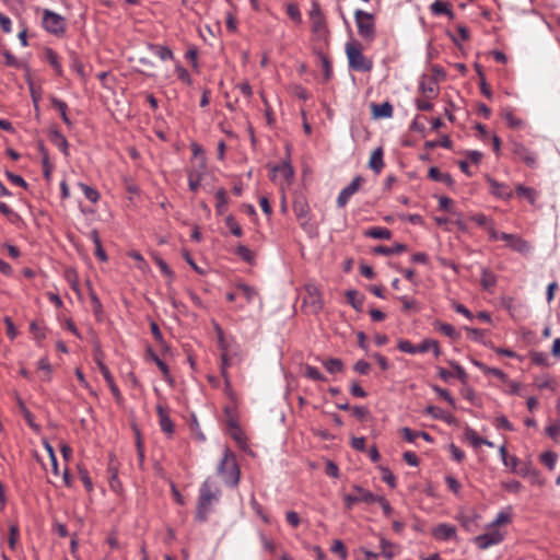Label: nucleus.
<instances>
[{
  "label": "nucleus",
  "mask_w": 560,
  "mask_h": 560,
  "mask_svg": "<svg viewBox=\"0 0 560 560\" xmlns=\"http://www.w3.org/2000/svg\"><path fill=\"white\" fill-rule=\"evenodd\" d=\"M220 497V488L208 477L199 488L195 520L205 523L212 510V504L218 503Z\"/></svg>",
  "instance_id": "obj_1"
},
{
  "label": "nucleus",
  "mask_w": 560,
  "mask_h": 560,
  "mask_svg": "<svg viewBox=\"0 0 560 560\" xmlns=\"http://www.w3.org/2000/svg\"><path fill=\"white\" fill-rule=\"evenodd\" d=\"M217 474L223 479L228 487L234 488L240 482L241 471L234 453L225 448L223 457L217 467Z\"/></svg>",
  "instance_id": "obj_2"
},
{
  "label": "nucleus",
  "mask_w": 560,
  "mask_h": 560,
  "mask_svg": "<svg viewBox=\"0 0 560 560\" xmlns=\"http://www.w3.org/2000/svg\"><path fill=\"white\" fill-rule=\"evenodd\" d=\"M346 55L349 68L353 71L370 72L373 69L372 59L365 57L362 52V46L359 42L352 40L346 44Z\"/></svg>",
  "instance_id": "obj_3"
},
{
  "label": "nucleus",
  "mask_w": 560,
  "mask_h": 560,
  "mask_svg": "<svg viewBox=\"0 0 560 560\" xmlns=\"http://www.w3.org/2000/svg\"><path fill=\"white\" fill-rule=\"evenodd\" d=\"M354 19L359 36L366 42H373L376 36L374 15L358 9L354 12Z\"/></svg>",
  "instance_id": "obj_4"
},
{
  "label": "nucleus",
  "mask_w": 560,
  "mask_h": 560,
  "mask_svg": "<svg viewBox=\"0 0 560 560\" xmlns=\"http://www.w3.org/2000/svg\"><path fill=\"white\" fill-rule=\"evenodd\" d=\"M42 24L46 32L57 37L63 36L67 30L66 19L48 9L43 11Z\"/></svg>",
  "instance_id": "obj_5"
},
{
  "label": "nucleus",
  "mask_w": 560,
  "mask_h": 560,
  "mask_svg": "<svg viewBox=\"0 0 560 560\" xmlns=\"http://www.w3.org/2000/svg\"><path fill=\"white\" fill-rule=\"evenodd\" d=\"M293 212L300 222L301 228L308 234L314 230L311 222V208L304 196H299L293 201Z\"/></svg>",
  "instance_id": "obj_6"
},
{
  "label": "nucleus",
  "mask_w": 560,
  "mask_h": 560,
  "mask_svg": "<svg viewBox=\"0 0 560 560\" xmlns=\"http://www.w3.org/2000/svg\"><path fill=\"white\" fill-rule=\"evenodd\" d=\"M504 536L505 534L500 529L490 527L485 534L476 536L474 542L479 549L485 550L502 542Z\"/></svg>",
  "instance_id": "obj_7"
},
{
  "label": "nucleus",
  "mask_w": 560,
  "mask_h": 560,
  "mask_svg": "<svg viewBox=\"0 0 560 560\" xmlns=\"http://www.w3.org/2000/svg\"><path fill=\"white\" fill-rule=\"evenodd\" d=\"M95 363L101 372V374L103 375L104 380L106 381L115 400L118 402V404H121L122 402V395L119 390V388L117 387V385L115 384V381H114V377L109 371V369L106 366V364L104 363L103 361V353L100 351L98 353H96L95 355Z\"/></svg>",
  "instance_id": "obj_8"
},
{
  "label": "nucleus",
  "mask_w": 560,
  "mask_h": 560,
  "mask_svg": "<svg viewBox=\"0 0 560 560\" xmlns=\"http://www.w3.org/2000/svg\"><path fill=\"white\" fill-rule=\"evenodd\" d=\"M311 28L313 33L319 34L327 31L326 16L323 13L317 0L312 1V8L308 12Z\"/></svg>",
  "instance_id": "obj_9"
},
{
  "label": "nucleus",
  "mask_w": 560,
  "mask_h": 560,
  "mask_svg": "<svg viewBox=\"0 0 560 560\" xmlns=\"http://www.w3.org/2000/svg\"><path fill=\"white\" fill-rule=\"evenodd\" d=\"M364 178L360 175L355 176L349 185H347L337 197V206L343 208L349 199L360 189Z\"/></svg>",
  "instance_id": "obj_10"
},
{
  "label": "nucleus",
  "mask_w": 560,
  "mask_h": 560,
  "mask_svg": "<svg viewBox=\"0 0 560 560\" xmlns=\"http://www.w3.org/2000/svg\"><path fill=\"white\" fill-rule=\"evenodd\" d=\"M512 153L514 156L522 162H524L528 167L534 168L536 167L537 161L536 155L534 152H532L528 148H526L521 142H513L512 143Z\"/></svg>",
  "instance_id": "obj_11"
},
{
  "label": "nucleus",
  "mask_w": 560,
  "mask_h": 560,
  "mask_svg": "<svg viewBox=\"0 0 560 560\" xmlns=\"http://www.w3.org/2000/svg\"><path fill=\"white\" fill-rule=\"evenodd\" d=\"M419 92L428 100L435 98L439 94L438 80L434 77L429 78L427 75H422L419 83Z\"/></svg>",
  "instance_id": "obj_12"
},
{
  "label": "nucleus",
  "mask_w": 560,
  "mask_h": 560,
  "mask_svg": "<svg viewBox=\"0 0 560 560\" xmlns=\"http://www.w3.org/2000/svg\"><path fill=\"white\" fill-rule=\"evenodd\" d=\"M156 415L159 417V423L161 430L168 435H172L175 431V425L168 416V411L162 405L156 406Z\"/></svg>",
  "instance_id": "obj_13"
},
{
  "label": "nucleus",
  "mask_w": 560,
  "mask_h": 560,
  "mask_svg": "<svg viewBox=\"0 0 560 560\" xmlns=\"http://www.w3.org/2000/svg\"><path fill=\"white\" fill-rule=\"evenodd\" d=\"M432 535L439 540H451L456 538V527L451 524H439L432 532Z\"/></svg>",
  "instance_id": "obj_14"
},
{
  "label": "nucleus",
  "mask_w": 560,
  "mask_h": 560,
  "mask_svg": "<svg viewBox=\"0 0 560 560\" xmlns=\"http://www.w3.org/2000/svg\"><path fill=\"white\" fill-rule=\"evenodd\" d=\"M49 139L63 153L66 158L70 155L69 142L58 129L51 128L49 130Z\"/></svg>",
  "instance_id": "obj_15"
},
{
  "label": "nucleus",
  "mask_w": 560,
  "mask_h": 560,
  "mask_svg": "<svg viewBox=\"0 0 560 560\" xmlns=\"http://www.w3.org/2000/svg\"><path fill=\"white\" fill-rule=\"evenodd\" d=\"M424 413L431 416L434 419L442 420L447 424L457 423V419L452 413L445 412L443 409L432 405L425 408Z\"/></svg>",
  "instance_id": "obj_16"
},
{
  "label": "nucleus",
  "mask_w": 560,
  "mask_h": 560,
  "mask_svg": "<svg viewBox=\"0 0 560 560\" xmlns=\"http://www.w3.org/2000/svg\"><path fill=\"white\" fill-rule=\"evenodd\" d=\"M488 183L491 186V192L495 197L509 200L513 197V191L503 183H499L493 178H488Z\"/></svg>",
  "instance_id": "obj_17"
},
{
  "label": "nucleus",
  "mask_w": 560,
  "mask_h": 560,
  "mask_svg": "<svg viewBox=\"0 0 560 560\" xmlns=\"http://www.w3.org/2000/svg\"><path fill=\"white\" fill-rule=\"evenodd\" d=\"M384 151L382 147L373 150L370 161L369 167L376 174H380L384 167Z\"/></svg>",
  "instance_id": "obj_18"
},
{
  "label": "nucleus",
  "mask_w": 560,
  "mask_h": 560,
  "mask_svg": "<svg viewBox=\"0 0 560 560\" xmlns=\"http://www.w3.org/2000/svg\"><path fill=\"white\" fill-rule=\"evenodd\" d=\"M50 104L51 106L59 112L60 117L62 121L71 128L73 126V122L70 120L68 116V105L65 101L57 98L56 96H50Z\"/></svg>",
  "instance_id": "obj_19"
},
{
  "label": "nucleus",
  "mask_w": 560,
  "mask_h": 560,
  "mask_svg": "<svg viewBox=\"0 0 560 560\" xmlns=\"http://www.w3.org/2000/svg\"><path fill=\"white\" fill-rule=\"evenodd\" d=\"M147 47L150 51H152L155 56H158L162 61L173 60L174 54L172 49L167 46L158 45L153 43H147Z\"/></svg>",
  "instance_id": "obj_20"
},
{
  "label": "nucleus",
  "mask_w": 560,
  "mask_h": 560,
  "mask_svg": "<svg viewBox=\"0 0 560 560\" xmlns=\"http://www.w3.org/2000/svg\"><path fill=\"white\" fill-rule=\"evenodd\" d=\"M372 113L374 118H390L394 114V107L389 102L382 104H372Z\"/></svg>",
  "instance_id": "obj_21"
},
{
  "label": "nucleus",
  "mask_w": 560,
  "mask_h": 560,
  "mask_svg": "<svg viewBox=\"0 0 560 560\" xmlns=\"http://www.w3.org/2000/svg\"><path fill=\"white\" fill-rule=\"evenodd\" d=\"M428 177L434 182L443 183L450 187L454 185V179L450 173H442L436 166H432L428 171Z\"/></svg>",
  "instance_id": "obj_22"
},
{
  "label": "nucleus",
  "mask_w": 560,
  "mask_h": 560,
  "mask_svg": "<svg viewBox=\"0 0 560 560\" xmlns=\"http://www.w3.org/2000/svg\"><path fill=\"white\" fill-rule=\"evenodd\" d=\"M516 474H518L522 477H528L530 478L532 482L544 485V482L539 479V472L538 470L532 466L530 463H524L520 466L518 470H516Z\"/></svg>",
  "instance_id": "obj_23"
},
{
  "label": "nucleus",
  "mask_w": 560,
  "mask_h": 560,
  "mask_svg": "<svg viewBox=\"0 0 560 560\" xmlns=\"http://www.w3.org/2000/svg\"><path fill=\"white\" fill-rule=\"evenodd\" d=\"M44 54H45V58H46L47 62L52 67L56 74L59 77H62L63 70H62V67L59 61L57 52L52 48L46 47L44 49Z\"/></svg>",
  "instance_id": "obj_24"
},
{
  "label": "nucleus",
  "mask_w": 560,
  "mask_h": 560,
  "mask_svg": "<svg viewBox=\"0 0 560 560\" xmlns=\"http://www.w3.org/2000/svg\"><path fill=\"white\" fill-rule=\"evenodd\" d=\"M147 354L158 365V368L160 369V371L163 374L164 380L166 382H172L173 378L171 376L170 369H168L167 364L163 360H161L159 358V355L151 348H148Z\"/></svg>",
  "instance_id": "obj_25"
},
{
  "label": "nucleus",
  "mask_w": 560,
  "mask_h": 560,
  "mask_svg": "<svg viewBox=\"0 0 560 560\" xmlns=\"http://www.w3.org/2000/svg\"><path fill=\"white\" fill-rule=\"evenodd\" d=\"M347 302L357 311H363L364 295L360 294L357 290H348L346 292Z\"/></svg>",
  "instance_id": "obj_26"
},
{
  "label": "nucleus",
  "mask_w": 560,
  "mask_h": 560,
  "mask_svg": "<svg viewBox=\"0 0 560 560\" xmlns=\"http://www.w3.org/2000/svg\"><path fill=\"white\" fill-rule=\"evenodd\" d=\"M90 238L93 242V244L95 245V253L94 254L97 257V259H100L103 262H106L108 260V257H107V254L105 253V250L103 248L98 231L97 230H92L90 232Z\"/></svg>",
  "instance_id": "obj_27"
},
{
  "label": "nucleus",
  "mask_w": 560,
  "mask_h": 560,
  "mask_svg": "<svg viewBox=\"0 0 560 560\" xmlns=\"http://www.w3.org/2000/svg\"><path fill=\"white\" fill-rule=\"evenodd\" d=\"M407 249H408L407 245L401 244V243H397L393 247L384 246V245H378V246L374 247L373 252L375 254H380V255H384V256H390V255H394V254L404 253Z\"/></svg>",
  "instance_id": "obj_28"
},
{
  "label": "nucleus",
  "mask_w": 560,
  "mask_h": 560,
  "mask_svg": "<svg viewBox=\"0 0 560 560\" xmlns=\"http://www.w3.org/2000/svg\"><path fill=\"white\" fill-rule=\"evenodd\" d=\"M366 237L375 238V240H389L392 237V231L387 228L382 226H373L368 229L364 232Z\"/></svg>",
  "instance_id": "obj_29"
},
{
  "label": "nucleus",
  "mask_w": 560,
  "mask_h": 560,
  "mask_svg": "<svg viewBox=\"0 0 560 560\" xmlns=\"http://www.w3.org/2000/svg\"><path fill=\"white\" fill-rule=\"evenodd\" d=\"M509 247L521 254H528L532 249L529 242L518 235H514L511 243H509Z\"/></svg>",
  "instance_id": "obj_30"
},
{
  "label": "nucleus",
  "mask_w": 560,
  "mask_h": 560,
  "mask_svg": "<svg viewBox=\"0 0 560 560\" xmlns=\"http://www.w3.org/2000/svg\"><path fill=\"white\" fill-rule=\"evenodd\" d=\"M317 56L320 60L324 81L327 82L331 79V77L334 74L331 61H330L329 57L322 51H318Z\"/></svg>",
  "instance_id": "obj_31"
},
{
  "label": "nucleus",
  "mask_w": 560,
  "mask_h": 560,
  "mask_svg": "<svg viewBox=\"0 0 560 560\" xmlns=\"http://www.w3.org/2000/svg\"><path fill=\"white\" fill-rule=\"evenodd\" d=\"M69 66L80 78H85L84 65L80 60L78 54L73 50L69 51Z\"/></svg>",
  "instance_id": "obj_32"
},
{
  "label": "nucleus",
  "mask_w": 560,
  "mask_h": 560,
  "mask_svg": "<svg viewBox=\"0 0 560 560\" xmlns=\"http://www.w3.org/2000/svg\"><path fill=\"white\" fill-rule=\"evenodd\" d=\"M352 489L357 492V497L359 498L360 502H365V503H369V504L376 502V499H377L378 495H376V494L372 493L371 491L362 488L361 486L353 485Z\"/></svg>",
  "instance_id": "obj_33"
},
{
  "label": "nucleus",
  "mask_w": 560,
  "mask_h": 560,
  "mask_svg": "<svg viewBox=\"0 0 560 560\" xmlns=\"http://www.w3.org/2000/svg\"><path fill=\"white\" fill-rule=\"evenodd\" d=\"M431 12L435 15L446 14L450 19L454 18V12L451 10L447 2L436 0L431 4Z\"/></svg>",
  "instance_id": "obj_34"
},
{
  "label": "nucleus",
  "mask_w": 560,
  "mask_h": 560,
  "mask_svg": "<svg viewBox=\"0 0 560 560\" xmlns=\"http://www.w3.org/2000/svg\"><path fill=\"white\" fill-rule=\"evenodd\" d=\"M497 284V276L487 268L481 270V285L485 290L490 291Z\"/></svg>",
  "instance_id": "obj_35"
},
{
  "label": "nucleus",
  "mask_w": 560,
  "mask_h": 560,
  "mask_svg": "<svg viewBox=\"0 0 560 560\" xmlns=\"http://www.w3.org/2000/svg\"><path fill=\"white\" fill-rule=\"evenodd\" d=\"M215 210L219 215H222L228 210V196L224 188H219L215 192Z\"/></svg>",
  "instance_id": "obj_36"
},
{
  "label": "nucleus",
  "mask_w": 560,
  "mask_h": 560,
  "mask_svg": "<svg viewBox=\"0 0 560 560\" xmlns=\"http://www.w3.org/2000/svg\"><path fill=\"white\" fill-rule=\"evenodd\" d=\"M78 187L82 190L84 197L92 203H96L100 200L101 195L94 187L81 182L78 183Z\"/></svg>",
  "instance_id": "obj_37"
},
{
  "label": "nucleus",
  "mask_w": 560,
  "mask_h": 560,
  "mask_svg": "<svg viewBox=\"0 0 560 560\" xmlns=\"http://www.w3.org/2000/svg\"><path fill=\"white\" fill-rule=\"evenodd\" d=\"M435 329H438L441 334L444 336L451 338V339H457L459 337L458 332L456 331L455 327L447 323L442 322H435L434 323Z\"/></svg>",
  "instance_id": "obj_38"
},
{
  "label": "nucleus",
  "mask_w": 560,
  "mask_h": 560,
  "mask_svg": "<svg viewBox=\"0 0 560 560\" xmlns=\"http://www.w3.org/2000/svg\"><path fill=\"white\" fill-rule=\"evenodd\" d=\"M30 331L32 332L37 345L40 346L42 341L46 338V327L33 320L30 324Z\"/></svg>",
  "instance_id": "obj_39"
},
{
  "label": "nucleus",
  "mask_w": 560,
  "mask_h": 560,
  "mask_svg": "<svg viewBox=\"0 0 560 560\" xmlns=\"http://www.w3.org/2000/svg\"><path fill=\"white\" fill-rule=\"evenodd\" d=\"M324 368L331 374L343 371V362L338 358H329L323 361Z\"/></svg>",
  "instance_id": "obj_40"
},
{
  "label": "nucleus",
  "mask_w": 560,
  "mask_h": 560,
  "mask_svg": "<svg viewBox=\"0 0 560 560\" xmlns=\"http://www.w3.org/2000/svg\"><path fill=\"white\" fill-rule=\"evenodd\" d=\"M202 179V173L197 170L188 171V186L192 192H197Z\"/></svg>",
  "instance_id": "obj_41"
},
{
  "label": "nucleus",
  "mask_w": 560,
  "mask_h": 560,
  "mask_svg": "<svg viewBox=\"0 0 560 560\" xmlns=\"http://www.w3.org/2000/svg\"><path fill=\"white\" fill-rule=\"evenodd\" d=\"M236 255L247 264H255V254L247 246L240 244L235 250Z\"/></svg>",
  "instance_id": "obj_42"
},
{
  "label": "nucleus",
  "mask_w": 560,
  "mask_h": 560,
  "mask_svg": "<svg viewBox=\"0 0 560 560\" xmlns=\"http://www.w3.org/2000/svg\"><path fill=\"white\" fill-rule=\"evenodd\" d=\"M460 393H462L463 397L465 399H467L469 402H471L472 405H475V406L481 405L480 398L477 396L474 388L468 386V383L466 385H463Z\"/></svg>",
  "instance_id": "obj_43"
},
{
  "label": "nucleus",
  "mask_w": 560,
  "mask_h": 560,
  "mask_svg": "<svg viewBox=\"0 0 560 560\" xmlns=\"http://www.w3.org/2000/svg\"><path fill=\"white\" fill-rule=\"evenodd\" d=\"M515 190L518 196L525 197L532 205L535 203L536 191L534 188L526 187V186L520 184L516 186Z\"/></svg>",
  "instance_id": "obj_44"
},
{
  "label": "nucleus",
  "mask_w": 560,
  "mask_h": 560,
  "mask_svg": "<svg viewBox=\"0 0 560 560\" xmlns=\"http://www.w3.org/2000/svg\"><path fill=\"white\" fill-rule=\"evenodd\" d=\"M226 228L230 230L231 234H233L236 237H241L243 235V230L241 225L237 223L235 218L230 214L224 220Z\"/></svg>",
  "instance_id": "obj_45"
},
{
  "label": "nucleus",
  "mask_w": 560,
  "mask_h": 560,
  "mask_svg": "<svg viewBox=\"0 0 560 560\" xmlns=\"http://www.w3.org/2000/svg\"><path fill=\"white\" fill-rule=\"evenodd\" d=\"M236 289L242 292L244 298L246 299L247 303H252L254 299L258 295L255 288L245 284V283H238L236 285Z\"/></svg>",
  "instance_id": "obj_46"
},
{
  "label": "nucleus",
  "mask_w": 560,
  "mask_h": 560,
  "mask_svg": "<svg viewBox=\"0 0 560 560\" xmlns=\"http://www.w3.org/2000/svg\"><path fill=\"white\" fill-rule=\"evenodd\" d=\"M503 118L506 121L508 126L513 129H520L524 126L523 119L514 116V114L511 110H505L503 113Z\"/></svg>",
  "instance_id": "obj_47"
},
{
  "label": "nucleus",
  "mask_w": 560,
  "mask_h": 560,
  "mask_svg": "<svg viewBox=\"0 0 560 560\" xmlns=\"http://www.w3.org/2000/svg\"><path fill=\"white\" fill-rule=\"evenodd\" d=\"M19 407L23 413L24 419L26 420L27 424L34 429L35 431L39 430V427L34 422V416L33 413L26 408L24 401L22 399H19L18 401Z\"/></svg>",
  "instance_id": "obj_48"
},
{
  "label": "nucleus",
  "mask_w": 560,
  "mask_h": 560,
  "mask_svg": "<svg viewBox=\"0 0 560 560\" xmlns=\"http://www.w3.org/2000/svg\"><path fill=\"white\" fill-rule=\"evenodd\" d=\"M465 436L474 447H479L485 442V438L479 436L478 433L469 427L465 429Z\"/></svg>",
  "instance_id": "obj_49"
},
{
  "label": "nucleus",
  "mask_w": 560,
  "mask_h": 560,
  "mask_svg": "<svg viewBox=\"0 0 560 560\" xmlns=\"http://www.w3.org/2000/svg\"><path fill=\"white\" fill-rule=\"evenodd\" d=\"M393 547H394V545L389 540H387L384 537L381 538V540H380L381 555L386 560H392L394 558L395 555L392 550Z\"/></svg>",
  "instance_id": "obj_50"
},
{
  "label": "nucleus",
  "mask_w": 560,
  "mask_h": 560,
  "mask_svg": "<svg viewBox=\"0 0 560 560\" xmlns=\"http://www.w3.org/2000/svg\"><path fill=\"white\" fill-rule=\"evenodd\" d=\"M450 365L454 370L453 374L460 381L463 385H466L468 383V374L465 369L455 361H451Z\"/></svg>",
  "instance_id": "obj_51"
},
{
  "label": "nucleus",
  "mask_w": 560,
  "mask_h": 560,
  "mask_svg": "<svg viewBox=\"0 0 560 560\" xmlns=\"http://www.w3.org/2000/svg\"><path fill=\"white\" fill-rule=\"evenodd\" d=\"M557 454L548 451L540 455V462L549 469L553 470L557 463Z\"/></svg>",
  "instance_id": "obj_52"
},
{
  "label": "nucleus",
  "mask_w": 560,
  "mask_h": 560,
  "mask_svg": "<svg viewBox=\"0 0 560 560\" xmlns=\"http://www.w3.org/2000/svg\"><path fill=\"white\" fill-rule=\"evenodd\" d=\"M236 364V362H232L231 358L228 357L226 353H221V374L225 381V384H230L229 374L226 372L228 368Z\"/></svg>",
  "instance_id": "obj_53"
},
{
  "label": "nucleus",
  "mask_w": 560,
  "mask_h": 560,
  "mask_svg": "<svg viewBox=\"0 0 560 560\" xmlns=\"http://www.w3.org/2000/svg\"><path fill=\"white\" fill-rule=\"evenodd\" d=\"M0 212L5 215L11 223H16L21 220L20 214L14 212L5 202H0Z\"/></svg>",
  "instance_id": "obj_54"
},
{
  "label": "nucleus",
  "mask_w": 560,
  "mask_h": 560,
  "mask_svg": "<svg viewBox=\"0 0 560 560\" xmlns=\"http://www.w3.org/2000/svg\"><path fill=\"white\" fill-rule=\"evenodd\" d=\"M431 388L442 398L444 399L445 401H447L453 408L456 407L455 405V399L453 398V396L451 395V393L445 389V388H442L440 387L439 385H432Z\"/></svg>",
  "instance_id": "obj_55"
},
{
  "label": "nucleus",
  "mask_w": 560,
  "mask_h": 560,
  "mask_svg": "<svg viewBox=\"0 0 560 560\" xmlns=\"http://www.w3.org/2000/svg\"><path fill=\"white\" fill-rule=\"evenodd\" d=\"M397 348L401 352L409 353V354H417V346H415L408 339H399L398 343H397Z\"/></svg>",
  "instance_id": "obj_56"
},
{
  "label": "nucleus",
  "mask_w": 560,
  "mask_h": 560,
  "mask_svg": "<svg viewBox=\"0 0 560 560\" xmlns=\"http://www.w3.org/2000/svg\"><path fill=\"white\" fill-rule=\"evenodd\" d=\"M305 376L312 381L324 382L326 377L318 371L317 368L312 365L305 366Z\"/></svg>",
  "instance_id": "obj_57"
},
{
  "label": "nucleus",
  "mask_w": 560,
  "mask_h": 560,
  "mask_svg": "<svg viewBox=\"0 0 560 560\" xmlns=\"http://www.w3.org/2000/svg\"><path fill=\"white\" fill-rule=\"evenodd\" d=\"M175 72L182 82L186 83L187 85L192 84V79L189 72L179 62L175 65Z\"/></svg>",
  "instance_id": "obj_58"
},
{
  "label": "nucleus",
  "mask_w": 560,
  "mask_h": 560,
  "mask_svg": "<svg viewBox=\"0 0 560 560\" xmlns=\"http://www.w3.org/2000/svg\"><path fill=\"white\" fill-rule=\"evenodd\" d=\"M287 14L296 24H300L302 22V15H301L298 4H295V3L288 4L287 5Z\"/></svg>",
  "instance_id": "obj_59"
},
{
  "label": "nucleus",
  "mask_w": 560,
  "mask_h": 560,
  "mask_svg": "<svg viewBox=\"0 0 560 560\" xmlns=\"http://www.w3.org/2000/svg\"><path fill=\"white\" fill-rule=\"evenodd\" d=\"M529 357H530L532 362L536 365H539V366L548 365V355L545 352L532 351Z\"/></svg>",
  "instance_id": "obj_60"
},
{
  "label": "nucleus",
  "mask_w": 560,
  "mask_h": 560,
  "mask_svg": "<svg viewBox=\"0 0 560 560\" xmlns=\"http://www.w3.org/2000/svg\"><path fill=\"white\" fill-rule=\"evenodd\" d=\"M381 470L383 472L382 480L388 485L392 489L396 488L397 481L395 475L392 472V470L387 467H381Z\"/></svg>",
  "instance_id": "obj_61"
},
{
  "label": "nucleus",
  "mask_w": 560,
  "mask_h": 560,
  "mask_svg": "<svg viewBox=\"0 0 560 560\" xmlns=\"http://www.w3.org/2000/svg\"><path fill=\"white\" fill-rule=\"evenodd\" d=\"M398 299L402 303V312L407 313L411 310H413L416 312L419 311L418 303L416 300L410 299L406 295L399 296Z\"/></svg>",
  "instance_id": "obj_62"
},
{
  "label": "nucleus",
  "mask_w": 560,
  "mask_h": 560,
  "mask_svg": "<svg viewBox=\"0 0 560 560\" xmlns=\"http://www.w3.org/2000/svg\"><path fill=\"white\" fill-rule=\"evenodd\" d=\"M415 105L418 110L421 112H431L433 109V104L431 103V100H428L427 97H416Z\"/></svg>",
  "instance_id": "obj_63"
},
{
  "label": "nucleus",
  "mask_w": 560,
  "mask_h": 560,
  "mask_svg": "<svg viewBox=\"0 0 560 560\" xmlns=\"http://www.w3.org/2000/svg\"><path fill=\"white\" fill-rule=\"evenodd\" d=\"M331 552L338 555L342 560L348 557V551L341 540L336 539L331 546Z\"/></svg>",
  "instance_id": "obj_64"
}]
</instances>
